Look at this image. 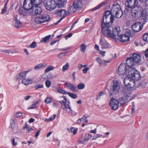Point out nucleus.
I'll list each match as a JSON object with an SVG mask.
<instances>
[{
	"label": "nucleus",
	"instance_id": "nucleus-1",
	"mask_svg": "<svg viewBox=\"0 0 148 148\" xmlns=\"http://www.w3.org/2000/svg\"><path fill=\"white\" fill-rule=\"evenodd\" d=\"M104 30L102 32L103 34L105 36L108 37L112 38L113 39H115L116 38V36H118L120 31V28L119 27H116L113 30L112 25L109 26L107 29L104 28Z\"/></svg>",
	"mask_w": 148,
	"mask_h": 148
},
{
	"label": "nucleus",
	"instance_id": "nucleus-2",
	"mask_svg": "<svg viewBox=\"0 0 148 148\" xmlns=\"http://www.w3.org/2000/svg\"><path fill=\"white\" fill-rule=\"evenodd\" d=\"M130 91L127 88H124L122 90V93L124 97L119 98L118 100L121 106H123L127 102L128 98L130 97Z\"/></svg>",
	"mask_w": 148,
	"mask_h": 148
},
{
	"label": "nucleus",
	"instance_id": "nucleus-3",
	"mask_svg": "<svg viewBox=\"0 0 148 148\" xmlns=\"http://www.w3.org/2000/svg\"><path fill=\"white\" fill-rule=\"evenodd\" d=\"M62 97L64 98V100L59 101V102L61 104V108L62 109L66 112L71 113L72 114H73L74 111L71 109V107L69 105V103L67 104L66 98L64 96Z\"/></svg>",
	"mask_w": 148,
	"mask_h": 148
},
{
	"label": "nucleus",
	"instance_id": "nucleus-4",
	"mask_svg": "<svg viewBox=\"0 0 148 148\" xmlns=\"http://www.w3.org/2000/svg\"><path fill=\"white\" fill-rule=\"evenodd\" d=\"M111 12L112 14H115V17L117 18H121L123 14L120 5L118 4L116 5H113L111 9Z\"/></svg>",
	"mask_w": 148,
	"mask_h": 148
},
{
	"label": "nucleus",
	"instance_id": "nucleus-5",
	"mask_svg": "<svg viewBox=\"0 0 148 148\" xmlns=\"http://www.w3.org/2000/svg\"><path fill=\"white\" fill-rule=\"evenodd\" d=\"M43 5L47 10L51 11L54 9L57 6L54 0H45Z\"/></svg>",
	"mask_w": 148,
	"mask_h": 148
},
{
	"label": "nucleus",
	"instance_id": "nucleus-6",
	"mask_svg": "<svg viewBox=\"0 0 148 148\" xmlns=\"http://www.w3.org/2000/svg\"><path fill=\"white\" fill-rule=\"evenodd\" d=\"M83 5L82 0H75L73 5L70 7V12H74L77 10H80L82 8Z\"/></svg>",
	"mask_w": 148,
	"mask_h": 148
},
{
	"label": "nucleus",
	"instance_id": "nucleus-7",
	"mask_svg": "<svg viewBox=\"0 0 148 148\" xmlns=\"http://www.w3.org/2000/svg\"><path fill=\"white\" fill-rule=\"evenodd\" d=\"M106 16H103V17L102 20L101 22V26L102 27V32L104 30L103 29H107L109 27V26L112 25V23L110 21V18H106Z\"/></svg>",
	"mask_w": 148,
	"mask_h": 148
},
{
	"label": "nucleus",
	"instance_id": "nucleus-8",
	"mask_svg": "<svg viewBox=\"0 0 148 148\" xmlns=\"http://www.w3.org/2000/svg\"><path fill=\"white\" fill-rule=\"evenodd\" d=\"M49 19V16L47 14H45L36 17L35 19V21L37 23L40 24L48 22Z\"/></svg>",
	"mask_w": 148,
	"mask_h": 148
},
{
	"label": "nucleus",
	"instance_id": "nucleus-9",
	"mask_svg": "<svg viewBox=\"0 0 148 148\" xmlns=\"http://www.w3.org/2000/svg\"><path fill=\"white\" fill-rule=\"evenodd\" d=\"M142 10V7L139 6H136L132 8L131 14L133 17L135 18L138 17L140 14L141 11Z\"/></svg>",
	"mask_w": 148,
	"mask_h": 148
},
{
	"label": "nucleus",
	"instance_id": "nucleus-10",
	"mask_svg": "<svg viewBox=\"0 0 148 148\" xmlns=\"http://www.w3.org/2000/svg\"><path fill=\"white\" fill-rule=\"evenodd\" d=\"M65 10L62 9H59L57 10L55 12L56 14L58 16L62 17L57 22L53 24V26L57 25L63 18H65L64 14Z\"/></svg>",
	"mask_w": 148,
	"mask_h": 148
},
{
	"label": "nucleus",
	"instance_id": "nucleus-11",
	"mask_svg": "<svg viewBox=\"0 0 148 148\" xmlns=\"http://www.w3.org/2000/svg\"><path fill=\"white\" fill-rule=\"evenodd\" d=\"M120 89V87L118 81H114L113 85L111 88V90L113 94H116L118 93Z\"/></svg>",
	"mask_w": 148,
	"mask_h": 148
},
{
	"label": "nucleus",
	"instance_id": "nucleus-12",
	"mask_svg": "<svg viewBox=\"0 0 148 148\" xmlns=\"http://www.w3.org/2000/svg\"><path fill=\"white\" fill-rule=\"evenodd\" d=\"M109 104L112 110H116L119 108V102L117 100L112 98L110 101Z\"/></svg>",
	"mask_w": 148,
	"mask_h": 148
},
{
	"label": "nucleus",
	"instance_id": "nucleus-13",
	"mask_svg": "<svg viewBox=\"0 0 148 148\" xmlns=\"http://www.w3.org/2000/svg\"><path fill=\"white\" fill-rule=\"evenodd\" d=\"M138 4L137 0H127L125 6L128 8H132L137 6Z\"/></svg>",
	"mask_w": 148,
	"mask_h": 148
},
{
	"label": "nucleus",
	"instance_id": "nucleus-14",
	"mask_svg": "<svg viewBox=\"0 0 148 148\" xmlns=\"http://www.w3.org/2000/svg\"><path fill=\"white\" fill-rule=\"evenodd\" d=\"M136 69L133 68L129 67L125 70V75L127 77L131 78L134 73Z\"/></svg>",
	"mask_w": 148,
	"mask_h": 148
},
{
	"label": "nucleus",
	"instance_id": "nucleus-15",
	"mask_svg": "<svg viewBox=\"0 0 148 148\" xmlns=\"http://www.w3.org/2000/svg\"><path fill=\"white\" fill-rule=\"evenodd\" d=\"M30 2L24 0L23 4V7L27 11L31 10L34 7V5L32 3L31 1Z\"/></svg>",
	"mask_w": 148,
	"mask_h": 148
},
{
	"label": "nucleus",
	"instance_id": "nucleus-16",
	"mask_svg": "<svg viewBox=\"0 0 148 148\" xmlns=\"http://www.w3.org/2000/svg\"><path fill=\"white\" fill-rule=\"evenodd\" d=\"M126 70H127L126 66L124 64H121L119 67L117 73L119 75H125Z\"/></svg>",
	"mask_w": 148,
	"mask_h": 148
},
{
	"label": "nucleus",
	"instance_id": "nucleus-17",
	"mask_svg": "<svg viewBox=\"0 0 148 148\" xmlns=\"http://www.w3.org/2000/svg\"><path fill=\"white\" fill-rule=\"evenodd\" d=\"M132 28L133 31L138 32L142 29L143 26H141L139 22H137L132 25Z\"/></svg>",
	"mask_w": 148,
	"mask_h": 148
},
{
	"label": "nucleus",
	"instance_id": "nucleus-18",
	"mask_svg": "<svg viewBox=\"0 0 148 148\" xmlns=\"http://www.w3.org/2000/svg\"><path fill=\"white\" fill-rule=\"evenodd\" d=\"M131 56L136 64L141 62V59L139 54L134 53L132 54Z\"/></svg>",
	"mask_w": 148,
	"mask_h": 148
},
{
	"label": "nucleus",
	"instance_id": "nucleus-19",
	"mask_svg": "<svg viewBox=\"0 0 148 148\" xmlns=\"http://www.w3.org/2000/svg\"><path fill=\"white\" fill-rule=\"evenodd\" d=\"M92 137V136L90 134L86 133L85 134L84 136H82V138L84 140H81L79 141V143L82 144H85L84 142H87Z\"/></svg>",
	"mask_w": 148,
	"mask_h": 148
},
{
	"label": "nucleus",
	"instance_id": "nucleus-20",
	"mask_svg": "<svg viewBox=\"0 0 148 148\" xmlns=\"http://www.w3.org/2000/svg\"><path fill=\"white\" fill-rule=\"evenodd\" d=\"M13 26L17 28H19L22 26L21 22L16 17H14L12 22Z\"/></svg>",
	"mask_w": 148,
	"mask_h": 148
},
{
	"label": "nucleus",
	"instance_id": "nucleus-21",
	"mask_svg": "<svg viewBox=\"0 0 148 148\" xmlns=\"http://www.w3.org/2000/svg\"><path fill=\"white\" fill-rule=\"evenodd\" d=\"M130 38L128 35L125 34L119 35L118 38L119 40L122 42L129 41L130 40Z\"/></svg>",
	"mask_w": 148,
	"mask_h": 148
},
{
	"label": "nucleus",
	"instance_id": "nucleus-22",
	"mask_svg": "<svg viewBox=\"0 0 148 148\" xmlns=\"http://www.w3.org/2000/svg\"><path fill=\"white\" fill-rule=\"evenodd\" d=\"M136 64V63L134 62L131 56L130 57L128 58L127 59L126 64L128 67H132Z\"/></svg>",
	"mask_w": 148,
	"mask_h": 148
},
{
	"label": "nucleus",
	"instance_id": "nucleus-23",
	"mask_svg": "<svg viewBox=\"0 0 148 148\" xmlns=\"http://www.w3.org/2000/svg\"><path fill=\"white\" fill-rule=\"evenodd\" d=\"M33 10V14L36 16L40 14L42 12L41 8L38 6H34Z\"/></svg>",
	"mask_w": 148,
	"mask_h": 148
},
{
	"label": "nucleus",
	"instance_id": "nucleus-24",
	"mask_svg": "<svg viewBox=\"0 0 148 148\" xmlns=\"http://www.w3.org/2000/svg\"><path fill=\"white\" fill-rule=\"evenodd\" d=\"M141 77L139 72L136 69L134 74L131 77L132 80H134L135 81H137L141 79Z\"/></svg>",
	"mask_w": 148,
	"mask_h": 148
},
{
	"label": "nucleus",
	"instance_id": "nucleus-25",
	"mask_svg": "<svg viewBox=\"0 0 148 148\" xmlns=\"http://www.w3.org/2000/svg\"><path fill=\"white\" fill-rule=\"evenodd\" d=\"M28 72L27 71H25L21 72V73L17 74L16 77L17 80H19L22 79L26 77V74Z\"/></svg>",
	"mask_w": 148,
	"mask_h": 148
},
{
	"label": "nucleus",
	"instance_id": "nucleus-26",
	"mask_svg": "<svg viewBox=\"0 0 148 148\" xmlns=\"http://www.w3.org/2000/svg\"><path fill=\"white\" fill-rule=\"evenodd\" d=\"M111 12L109 11H106L105 12L103 16H106V18H110V21L111 23H113L114 20V16L111 14Z\"/></svg>",
	"mask_w": 148,
	"mask_h": 148
},
{
	"label": "nucleus",
	"instance_id": "nucleus-27",
	"mask_svg": "<svg viewBox=\"0 0 148 148\" xmlns=\"http://www.w3.org/2000/svg\"><path fill=\"white\" fill-rule=\"evenodd\" d=\"M18 12L19 14L23 16H25L28 13V11L24 8L23 7H21L19 8Z\"/></svg>",
	"mask_w": 148,
	"mask_h": 148
},
{
	"label": "nucleus",
	"instance_id": "nucleus-28",
	"mask_svg": "<svg viewBox=\"0 0 148 148\" xmlns=\"http://www.w3.org/2000/svg\"><path fill=\"white\" fill-rule=\"evenodd\" d=\"M100 43L104 49L107 48L109 47L108 43L104 39H101L100 41Z\"/></svg>",
	"mask_w": 148,
	"mask_h": 148
},
{
	"label": "nucleus",
	"instance_id": "nucleus-29",
	"mask_svg": "<svg viewBox=\"0 0 148 148\" xmlns=\"http://www.w3.org/2000/svg\"><path fill=\"white\" fill-rule=\"evenodd\" d=\"M65 84L68 88L70 89L72 91L75 92L76 91V87L74 84L67 83H66Z\"/></svg>",
	"mask_w": 148,
	"mask_h": 148
},
{
	"label": "nucleus",
	"instance_id": "nucleus-30",
	"mask_svg": "<svg viewBox=\"0 0 148 148\" xmlns=\"http://www.w3.org/2000/svg\"><path fill=\"white\" fill-rule=\"evenodd\" d=\"M132 78L128 77H126L124 79V83L126 86H127L130 84V81L132 80Z\"/></svg>",
	"mask_w": 148,
	"mask_h": 148
},
{
	"label": "nucleus",
	"instance_id": "nucleus-31",
	"mask_svg": "<svg viewBox=\"0 0 148 148\" xmlns=\"http://www.w3.org/2000/svg\"><path fill=\"white\" fill-rule=\"evenodd\" d=\"M31 3L34 6L40 5L42 2V0H30Z\"/></svg>",
	"mask_w": 148,
	"mask_h": 148
},
{
	"label": "nucleus",
	"instance_id": "nucleus-32",
	"mask_svg": "<svg viewBox=\"0 0 148 148\" xmlns=\"http://www.w3.org/2000/svg\"><path fill=\"white\" fill-rule=\"evenodd\" d=\"M22 83L25 85H27L32 84V82L31 79H24L22 80Z\"/></svg>",
	"mask_w": 148,
	"mask_h": 148
},
{
	"label": "nucleus",
	"instance_id": "nucleus-33",
	"mask_svg": "<svg viewBox=\"0 0 148 148\" xmlns=\"http://www.w3.org/2000/svg\"><path fill=\"white\" fill-rule=\"evenodd\" d=\"M51 37V35H49L46 36H45L44 38H42V40H41L40 42H44L45 43H47L49 42V39Z\"/></svg>",
	"mask_w": 148,
	"mask_h": 148
},
{
	"label": "nucleus",
	"instance_id": "nucleus-34",
	"mask_svg": "<svg viewBox=\"0 0 148 148\" xmlns=\"http://www.w3.org/2000/svg\"><path fill=\"white\" fill-rule=\"evenodd\" d=\"M140 16L143 17H144V18H146V17L148 16V11L145 10H144L142 12L141 11Z\"/></svg>",
	"mask_w": 148,
	"mask_h": 148
},
{
	"label": "nucleus",
	"instance_id": "nucleus-35",
	"mask_svg": "<svg viewBox=\"0 0 148 148\" xmlns=\"http://www.w3.org/2000/svg\"><path fill=\"white\" fill-rule=\"evenodd\" d=\"M46 66L45 64L40 63L36 65L34 67V69L36 70H38L40 68L45 67Z\"/></svg>",
	"mask_w": 148,
	"mask_h": 148
},
{
	"label": "nucleus",
	"instance_id": "nucleus-36",
	"mask_svg": "<svg viewBox=\"0 0 148 148\" xmlns=\"http://www.w3.org/2000/svg\"><path fill=\"white\" fill-rule=\"evenodd\" d=\"M135 81L134 80H132L130 81V84L128 86V87L131 88H134L135 86Z\"/></svg>",
	"mask_w": 148,
	"mask_h": 148
},
{
	"label": "nucleus",
	"instance_id": "nucleus-37",
	"mask_svg": "<svg viewBox=\"0 0 148 148\" xmlns=\"http://www.w3.org/2000/svg\"><path fill=\"white\" fill-rule=\"evenodd\" d=\"M3 52L6 53H15L17 52L15 50H11V49L4 50L3 51Z\"/></svg>",
	"mask_w": 148,
	"mask_h": 148
},
{
	"label": "nucleus",
	"instance_id": "nucleus-38",
	"mask_svg": "<svg viewBox=\"0 0 148 148\" xmlns=\"http://www.w3.org/2000/svg\"><path fill=\"white\" fill-rule=\"evenodd\" d=\"M86 45L84 43H83L80 46V49L81 51L82 52H84L85 51Z\"/></svg>",
	"mask_w": 148,
	"mask_h": 148
},
{
	"label": "nucleus",
	"instance_id": "nucleus-39",
	"mask_svg": "<svg viewBox=\"0 0 148 148\" xmlns=\"http://www.w3.org/2000/svg\"><path fill=\"white\" fill-rule=\"evenodd\" d=\"M67 52H65L63 53H61L57 55V57L58 58L60 59L62 58H64L67 54Z\"/></svg>",
	"mask_w": 148,
	"mask_h": 148
},
{
	"label": "nucleus",
	"instance_id": "nucleus-40",
	"mask_svg": "<svg viewBox=\"0 0 148 148\" xmlns=\"http://www.w3.org/2000/svg\"><path fill=\"white\" fill-rule=\"evenodd\" d=\"M105 4V3L103 2L101 3L100 4H99L95 8H93L92 10V11H94L95 10H96L97 9H99L101 7L104 5Z\"/></svg>",
	"mask_w": 148,
	"mask_h": 148
},
{
	"label": "nucleus",
	"instance_id": "nucleus-41",
	"mask_svg": "<svg viewBox=\"0 0 148 148\" xmlns=\"http://www.w3.org/2000/svg\"><path fill=\"white\" fill-rule=\"evenodd\" d=\"M67 94L69 95L70 97L72 98L75 99L77 97V96L76 94L73 93H71L69 92H67Z\"/></svg>",
	"mask_w": 148,
	"mask_h": 148
},
{
	"label": "nucleus",
	"instance_id": "nucleus-42",
	"mask_svg": "<svg viewBox=\"0 0 148 148\" xmlns=\"http://www.w3.org/2000/svg\"><path fill=\"white\" fill-rule=\"evenodd\" d=\"M77 87L79 89L82 90L85 87V85L84 83H80L78 84Z\"/></svg>",
	"mask_w": 148,
	"mask_h": 148
},
{
	"label": "nucleus",
	"instance_id": "nucleus-43",
	"mask_svg": "<svg viewBox=\"0 0 148 148\" xmlns=\"http://www.w3.org/2000/svg\"><path fill=\"white\" fill-rule=\"evenodd\" d=\"M54 68V67L52 66H48L46 68V69H45V73H48L49 71L52 70Z\"/></svg>",
	"mask_w": 148,
	"mask_h": 148
},
{
	"label": "nucleus",
	"instance_id": "nucleus-44",
	"mask_svg": "<svg viewBox=\"0 0 148 148\" xmlns=\"http://www.w3.org/2000/svg\"><path fill=\"white\" fill-rule=\"evenodd\" d=\"M69 63L67 62L63 66L62 68V71L64 72L67 70L69 68Z\"/></svg>",
	"mask_w": 148,
	"mask_h": 148
},
{
	"label": "nucleus",
	"instance_id": "nucleus-45",
	"mask_svg": "<svg viewBox=\"0 0 148 148\" xmlns=\"http://www.w3.org/2000/svg\"><path fill=\"white\" fill-rule=\"evenodd\" d=\"M39 101H36L34 102V103L32 104V105L29 107L28 109H33L34 108L36 105L38 103Z\"/></svg>",
	"mask_w": 148,
	"mask_h": 148
},
{
	"label": "nucleus",
	"instance_id": "nucleus-46",
	"mask_svg": "<svg viewBox=\"0 0 148 148\" xmlns=\"http://www.w3.org/2000/svg\"><path fill=\"white\" fill-rule=\"evenodd\" d=\"M57 91L58 92L62 94H67V92L65 90H62L61 88H59L58 89Z\"/></svg>",
	"mask_w": 148,
	"mask_h": 148
},
{
	"label": "nucleus",
	"instance_id": "nucleus-47",
	"mask_svg": "<svg viewBox=\"0 0 148 148\" xmlns=\"http://www.w3.org/2000/svg\"><path fill=\"white\" fill-rule=\"evenodd\" d=\"M43 85L42 84H37L34 86V88L36 89L42 88L43 87Z\"/></svg>",
	"mask_w": 148,
	"mask_h": 148
},
{
	"label": "nucleus",
	"instance_id": "nucleus-48",
	"mask_svg": "<svg viewBox=\"0 0 148 148\" xmlns=\"http://www.w3.org/2000/svg\"><path fill=\"white\" fill-rule=\"evenodd\" d=\"M143 40L146 42H148V33H145L143 36Z\"/></svg>",
	"mask_w": 148,
	"mask_h": 148
},
{
	"label": "nucleus",
	"instance_id": "nucleus-49",
	"mask_svg": "<svg viewBox=\"0 0 148 148\" xmlns=\"http://www.w3.org/2000/svg\"><path fill=\"white\" fill-rule=\"evenodd\" d=\"M51 84V82L49 80H47L45 81V84L46 86L48 88H49Z\"/></svg>",
	"mask_w": 148,
	"mask_h": 148
},
{
	"label": "nucleus",
	"instance_id": "nucleus-50",
	"mask_svg": "<svg viewBox=\"0 0 148 148\" xmlns=\"http://www.w3.org/2000/svg\"><path fill=\"white\" fill-rule=\"evenodd\" d=\"M146 83L145 81H143L141 82L140 83L138 87H140L142 88H144L146 85Z\"/></svg>",
	"mask_w": 148,
	"mask_h": 148
},
{
	"label": "nucleus",
	"instance_id": "nucleus-51",
	"mask_svg": "<svg viewBox=\"0 0 148 148\" xmlns=\"http://www.w3.org/2000/svg\"><path fill=\"white\" fill-rule=\"evenodd\" d=\"M37 47L36 42L35 41L33 42L29 45V47L31 48H34Z\"/></svg>",
	"mask_w": 148,
	"mask_h": 148
},
{
	"label": "nucleus",
	"instance_id": "nucleus-52",
	"mask_svg": "<svg viewBox=\"0 0 148 148\" xmlns=\"http://www.w3.org/2000/svg\"><path fill=\"white\" fill-rule=\"evenodd\" d=\"M15 126V122L13 119H11L10 120V127L11 129H13Z\"/></svg>",
	"mask_w": 148,
	"mask_h": 148
},
{
	"label": "nucleus",
	"instance_id": "nucleus-53",
	"mask_svg": "<svg viewBox=\"0 0 148 148\" xmlns=\"http://www.w3.org/2000/svg\"><path fill=\"white\" fill-rule=\"evenodd\" d=\"M26 128V131L27 132H29L30 131H32L33 130V129L30 128L29 127L27 124H25V126L24 127V129H25Z\"/></svg>",
	"mask_w": 148,
	"mask_h": 148
},
{
	"label": "nucleus",
	"instance_id": "nucleus-54",
	"mask_svg": "<svg viewBox=\"0 0 148 148\" xmlns=\"http://www.w3.org/2000/svg\"><path fill=\"white\" fill-rule=\"evenodd\" d=\"M70 131L71 132L73 133L74 135L76 133L77 131V130L74 127L71 128Z\"/></svg>",
	"mask_w": 148,
	"mask_h": 148
},
{
	"label": "nucleus",
	"instance_id": "nucleus-55",
	"mask_svg": "<svg viewBox=\"0 0 148 148\" xmlns=\"http://www.w3.org/2000/svg\"><path fill=\"white\" fill-rule=\"evenodd\" d=\"M46 103H51L52 102V99L49 97H47L45 100Z\"/></svg>",
	"mask_w": 148,
	"mask_h": 148
},
{
	"label": "nucleus",
	"instance_id": "nucleus-56",
	"mask_svg": "<svg viewBox=\"0 0 148 148\" xmlns=\"http://www.w3.org/2000/svg\"><path fill=\"white\" fill-rule=\"evenodd\" d=\"M103 94H104L103 92H101L99 95H97L96 98V99L97 100L99 99H100V97L102 96Z\"/></svg>",
	"mask_w": 148,
	"mask_h": 148
},
{
	"label": "nucleus",
	"instance_id": "nucleus-57",
	"mask_svg": "<svg viewBox=\"0 0 148 148\" xmlns=\"http://www.w3.org/2000/svg\"><path fill=\"white\" fill-rule=\"evenodd\" d=\"M12 145L14 146H16L17 144V142L15 141V138H13L11 140Z\"/></svg>",
	"mask_w": 148,
	"mask_h": 148
},
{
	"label": "nucleus",
	"instance_id": "nucleus-58",
	"mask_svg": "<svg viewBox=\"0 0 148 148\" xmlns=\"http://www.w3.org/2000/svg\"><path fill=\"white\" fill-rule=\"evenodd\" d=\"M56 114H53L52 116L50 118H49L48 119V120L49 121H53L56 117Z\"/></svg>",
	"mask_w": 148,
	"mask_h": 148
},
{
	"label": "nucleus",
	"instance_id": "nucleus-59",
	"mask_svg": "<svg viewBox=\"0 0 148 148\" xmlns=\"http://www.w3.org/2000/svg\"><path fill=\"white\" fill-rule=\"evenodd\" d=\"M96 60L97 61V62L99 64H102V62L101 60L99 57H97L96 59Z\"/></svg>",
	"mask_w": 148,
	"mask_h": 148
},
{
	"label": "nucleus",
	"instance_id": "nucleus-60",
	"mask_svg": "<svg viewBox=\"0 0 148 148\" xmlns=\"http://www.w3.org/2000/svg\"><path fill=\"white\" fill-rule=\"evenodd\" d=\"M86 66H87L86 65H82L81 64H79L78 66V68L79 69H80L82 67H86Z\"/></svg>",
	"mask_w": 148,
	"mask_h": 148
},
{
	"label": "nucleus",
	"instance_id": "nucleus-61",
	"mask_svg": "<svg viewBox=\"0 0 148 148\" xmlns=\"http://www.w3.org/2000/svg\"><path fill=\"white\" fill-rule=\"evenodd\" d=\"M22 115V114L20 112L16 113L15 115V117L18 118L21 116Z\"/></svg>",
	"mask_w": 148,
	"mask_h": 148
},
{
	"label": "nucleus",
	"instance_id": "nucleus-62",
	"mask_svg": "<svg viewBox=\"0 0 148 148\" xmlns=\"http://www.w3.org/2000/svg\"><path fill=\"white\" fill-rule=\"evenodd\" d=\"M73 35L72 33H69L67 35L65 36V38L66 40H67L68 39V38L70 37H71Z\"/></svg>",
	"mask_w": 148,
	"mask_h": 148
},
{
	"label": "nucleus",
	"instance_id": "nucleus-63",
	"mask_svg": "<svg viewBox=\"0 0 148 148\" xmlns=\"http://www.w3.org/2000/svg\"><path fill=\"white\" fill-rule=\"evenodd\" d=\"M89 69L88 68L86 67L83 70V72L84 73H87V71H88Z\"/></svg>",
	"mask_w": 148,
	"mask_h": 148
},
{
	"label": "nucleus",
	"instance_id": "nucleus-64",
	"mask_svg": "<svg viewBox=\"0 0 148 148\" xmlns=\"http://www.w3.org/2000/svg\"><path fill=\"white\" fill-rule=\"evenodd\" d=\"M145 55L146 58L148 57V48L145 50Z\"/></svg>",
	"mask_w": 148,
	"mask_h": 148
}]
</instances>
